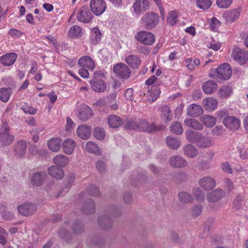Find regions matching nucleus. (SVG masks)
<instances>
[{"label":"nucleus","mask_w":248,"mask_h":248,"mask_svg":"<svg viewBox=\"0 0 248 248\" xmlns=\"http://www.w3.org/2000/svg\"><path fill=\"white\" fill-rule=\"evenodd\" d=\"M113 70L115 76L122 80L128 79L131 74L130 68L123 63H119L115 65Z\"/></svg>","instance_id":"obj_4"},{"label":"nucleus","mask_w":248,"mask_h":248,"mask_svg":"<svg viewBox=\"0 0 248 248\" xmlns=\"http://www.w3.org/2000/svg\"><path fill=\"white\" fill-rule=\"evenodd\" d=\"M90 85L92 89L95 92L102 93L107 89V84L101 79L93 78L90 81Z\"/></svg>","instance_id":"obj_15"},{"label":"nucleus","mask_w":248,"mask_h":248,"mask_svg":"<svg viewBox=\"0 0 248 248\" xmlns=\"http://www.w3.org/2000/svg\"><path fill=\"white\" fill-rule=\"evenodd\" d=\"M217 84L212 81H206L202 86V90L206 94H210L215 91L217 88Z\"/></svg>","instance_id":"obj_36"},{"label":"nucleus","mask_w":248,"mask_h":248,"mask_svg":"<svg viewBox=\"0 0 248 248\" xmlns=\"http://www.w3.org/2000/svg\"><path fill=\"white\" fill-rule=\"evenodd\" d=\"M76 17L78 21L89 23L92 21L93 16L89 8L86 5H84L78 10Z\"/></svg>","instance_id":"obj_6"},{"label":"nucleus","mask_w":248,"mask_h":248,"mask_svg":"<svg viewBox=\"0 0 248 248\" xmlns=\"http://www.w3.org/2000/svg\"><path fill=\"white\" fill-rule=\"evenodd\" d=\"M107 120L109 127L112 128H118L123 123L122 119L115 115H109L108 117Z\"/></svg>","instance_id":"obj_29"},{"label":"nucleus","mask_w":248,"mask_h":248,"mask_svg":"<svg viewBox=\"0 0 248 248\" xmlns=\"http://www.w3.org/2000/svg\"><path fill=\"white\" fill-rule=\"evenodd\" d=\"M166 142L170 148L176 150L180 146V141L176 138L169 136L166 139Z\"/></svg>","instance_id":"obj_42"},{"label":"nucleus","mask_w":248,"mask_h":248,"mask_svg":"<svg viewBox=\"0 0 248 248\" xmlns=\"http://www.w3.org/2000/svg\"><path fill=\"white\" fill-rule=\"evenodd\" d=\"M91 128L85 124L79 126L77 130V134L80 139L87 140L91 136Z\"/></svg>","instance_id":"obj_22"},{"label":"nucleus","mask_w":248,"mask_h":248,"mask_svg":"<svg viewBox=\"0 0 248 248\" xmlns=\"http://www.w3.org/2000/svg\"><path fill=\"white\" fill-rule=\"evenodd\" d=\"M37 147L36 145H33L30 149V152L32 154L41 155L40 152H42V155H46L47 151L44 149H37Z\"/></svg>","instance_id":"obj_58"},{"label":"nucleus","mask_w":248,"mask_h":248,"mask_svg":"<svg viewBox=\"0 0 248 248\" xmlns=\"http://www.w3.org/2000/svg\"><path fill=\"white\" fill-rule=\"evenodd\" d=\"M223 124L228 128L236 130L238 129L240 125V122L238 119L234 116H226L223 119Z\"/></svg>","instance_id":"obj_12"},{"label":"nucleus","mask_w":248,"mask_h":248,"mask_svg":"<svg viewBox=\"0 0 248 248\" xmlns=\"http://www.w3.org/2000/svg\"><path fill=\"white\" fill-rule=\"evenodd\" d=\"M240 13V10L239 8L228 11L223 14V17L226 21L232 22L239 17Z\"/></svg>","instance_id":"obj_27"},{"label":"nucleus","mask_w":248,"mask_h":248,"mask_svg":"<svg viewBox=\"0 0 248 248\" xmlns=\"http://www.w3.org/2000/svg\"><path fill=\"white\" fill-rule=\"evenodd\" d=\"M158 15L153 12L146 13L140 20L141 24L146 29L150 30L155 28L158 23Z\"/></svg>","instance_id":"obj_3"},{"label":"nucleus","mask_w":248,"mask_h":248,"mask_svg":"<svg viewBox=\"0 0 248 248\" xmlns=\"http://www.w3.org/2000/svg\"><path fill=\"white\" fill-rule=\"evenodd\" d=\"M170 131L176 135H180L183 133V128L179 122H176L171 125Z\"/></svg>","instance_id":"obj_46"},{"label":"nucleus","mask_w":248,"mask_h":248,"mask_svg":"<svg viewBox=\"0 0 248 248\" xmlns=\"http://www.w3.org/2000/svg\"><path fill=\"white\" fill-rule=\"evenodd\" d=\"M17 210L19 214L24 216H29L33 214L37 210L35 204L27 202L18 206Z\"/></svg>","instance_id":"obj_10"},{"label":"nucleus","mask_w":248,"mask_h":248,"mask_svg":"<svg viewBox=\"0 0 248 248\" xmlns=\"http://www.w3.org/2000/svg\"><path fill=\"white\" fill-rule=\"evenodd\" d=\"M197 6L203 10H207L209 8L211 5V0H196Z\"/></svg>","instance_id":"obj_48"},{"label":"nucleus","mask_w":248,"mask_h":248,"mask_svg":"<svg viewBox=\"0 0 248 248\" xmlns=\"http://www.w3.org/2000/svg\"><path fill=\"white\" fill-rule=\"evenodd\" d=\"M93 134L96 139L103 140L105 137V130L102 127H96L93 130Z\"/></svg>","instance_id":"obj_47"},{"label":"nucleus","mask_w":248,"mask_h":248,"mask_svg":"<svg viewBox=\"0 0 248 248\" xmlns=\"http://www.w3.org/2000/svg\"><path fill=\"white\" fill-rule=\"evenodd\" d=\"M202 207L201 205L194 206L192 208V215L194 217H197L202 213Z\"/></svg>","instance_id":"obj_62"},{"label":"nucleus","mask_w":248,"mask_h":248,"mask_svg":"<svg viewBox=\"0 0 248 248\" xmlns=\"http://www.w3.org/2000/svg\"><path fill=\"white\" fill-rule=\"evenodd\" d=\"M62 140L59 138H53L49 140L47 142L49 149L52 152H58L61 147Z\"/></svg>","instance_id":"obj_28"},{"label":"nucleus","mask_w":248,"mask_h":248,"mask_svg":"<svg viewBox=\"0 0 248 248\" xmlns=\"http://www.w3.org/2000/svg\"><path fill=\"white\" fill-rule=\"evenodd\" d=\"M232 0H217V5L221 8H227L231 4Z\"/></svg>","instance_id":"obj_56"},{"label":"nucleus","mask_w":248,"mask_h":248,"mask_svg":"<svg viewBox=\"0 0 248 248\" xmlns=\"http://www.w3.org/2000/svg\"><path fill=\"white\" fill-rule=\"evenodd\" d=\"M94 206V203L92 200L87 199L84 202L81 211L83 213L87 214L93 213L95 211Z\"/></svg>","instance_id":"obj_30"},{"label":"nucleus","mask_w":248,"mask_h":248,"mask_svg":"<svg viewBox=\"0 0 248 248\" xmlns=\"http://www.w3.org/2000/svg\"><path fill=\"white\" fill-rule=\"evenodd\" d=\"M107 8L106 3L104 0H91L90 10L97 16L102 15Z\"/></svg>","instance_id":"obj_8"},{"label":"nucleus","mask_w":248,"mask_h":248,"mask_svg":"<svg viewBox=\"0 0 248 248\" xmlns=\"http://www.w3.org/2000/svg\"><path fill=\"white\" fill-rule=\"evenodd\" d=\"M203 113V110L200 105L192 104L187 108V114L193 117H197Z\"/></svg>","instance_id":"obj_24"},{"label":"nucleus","mask_w":248,"mask_h":248,"mask_svg":"<svg viewBox=\"0 0 248 248\" xmlns=\"http://www.w3.org/2000/svg\"><path fill=\"white\" fill-rule=\"evenodd\" d=\"M161 118L165 122H168L171 120L172 114L170 108L167 106L161 108Z\"/></svg>","instance_id":"obj_37"},{"label":"nucleus","mask_w":248,"mask_h":248,"mask_svg":"<svg viewBox=\"0 0 248 248\" xmlns=\"http://www.w3.org/2000/svg\"><path fill=\"white\" fill-rule=\"evenodd\" d=\"M201 135V133L192 130H187L186 132V139L190 142L194 143L195 144L197 143Z\"/></svg>","instance_id":"obj_39"},{"label":"nucleus","mask_w":248,"mask_h":248,"mask_svg":"<svg viewBox=\"0 0 248 248\" xmlns=\"http://www.w3.org/2000/svg\"><path fill=\"white\" fill-rule=\"evenodd\" d=\"M232 55L233 59L241 65L245 64L248 60V51L245 48H233Z\"/></svg>","instance_id":"obj_7"},{"label":"nucleus","mask_w":248,"mask_h":248,"mask_svg":"<svg viewBox=\"0 0 248 248\" xmlns=\"http://www.w3.org/2000/svg\"><path fill=\"white\" fill-rule=\"evenodd\" d=\"M223 127L222 126H217L212 130V134L214 136L219 137L221 136L223 133Z\"/></svg>","instance_id":"obj_59"},{"label":"nucleus","mask_w":248,"mask_h":248,"mask_svg":"<svg viewBox=\"0 0 248 248\" xmlns=\"http://www.w3.org/2000/svg\"><path fill=\"white\" fill-rule=\"evenodd\" d=\"M101 34L97 28H93L91 30L90 39L92 44L96 45L101 40Z\"/></svg>","instance_id":"obj_35"},{"label":"nucleus","mask_w":248,"mask_h":248,"mask_svg":"<svg viewBox=\"0 0 248 248\" xmlns=\"http://www.w3.org/2000/svg\"><path fill=\"white\" fill-rule=\"evenodd\" d=\"M91 240L88 239L87 241V244L90 247H93V246H97L99 248L103 247L104 245V240L100 238H94L93 239L92 241V244H90Z\"/></svg>","instance_id":"obj_52"},{"label":"nucleus","mask_w":248,"mask_h":248,"mask_svg":"<svg viewBox=\"0 0 248 248\" xmlns=\"http://www.w3.org/2000/svg\"><path fill=\"white\" fill-rule=\"evenodd\" d=\"M124 128L128 130H137L138 121L135 122L133 119H127Z\"/></svg>","instance_id":"obj_49"},{"label":"nucleus","mask_w":248,"mask_h":248,"mask_svg":"<svg viewBox=\"0 0 248 248\" xmlns=\"http://www.w3.org/2000/svg\"><path fill=\"white\" fill-rule=\"evenodd\" d=\"M93 115L92 109L86 105H83L78 109V118L81 121H86L90 119Z\"/></svg>","instance_id":"obj_11"},{"label":"nucleus","mask_w":248,"mask_h":248,"mask_svg":"<svg viewBox=\"0 0 248 248\" xmlns=\"http://www.w3.org/2000/svg\"><path fill=\"white\" fill-rule=\"evenodd\" d=\"M214 142L211 137L204 136L201 134L197 143L196 146L202 149H205L214 145Z\"/></svg>","instance_id":"obj_16"},{"label":"nucleus","mask_w":248,"mask_h":248,"mask_svg":"<svg viewBox=\"0 0 248 248\" xmlns=\"http://www.w3.org/2000/svg\"><path fill=\"white\" fill-rule=\"evenodd\" d=\"M170 165L176 168H183L187 166L186 161L180 155H175L171 157L170 159Z\"/></svg>","instance_id":"obj_21"},{"label":"nucleus","mask_w":248,"mask_h":248,"mask_svg":"<svg viewBox=\"0 0 248 248\" xmlns=\"http://www.w3.org/2000/svg\"><path fill=\"white\" fill-rule=\"evenodd\" d=\"M46 173L44 171L37 172L31 177V184L34 186H41L46 177Z\"/></svg>","instance_id":"obj_18"},{"label":"nucleus","mask_w":248,"mask_h":248,"mask_svg":"<svg viewBox=\"0 0 248 248\" xmlns=\"http://www.w3.org/2000/svg\"><path fill=\"white\" fill-rule=\"evenodd\" d=\"M232 73L230 65L226 63L220 65L216 69H211L210 70V77L219 82L229 79Z\"/></svg>","instance_id":"obj_1"},{"label":"nucleus","mask_w":248,"mask_h":248,"mask_svg":"<svg viewBox=\"0 0 248 248\" xmlns=\"http://www.w3.org/2000/svg\"><path fill=\"white\" fill-rule=\"evenodd\" d=\"M58 234L59 236L62 239H63L67 241L69 240L68 237L70 233L69 232H67L65 229H61L58 232Z\"/></svg>","instance_id":"obj_60"},{"label":"nucleus","mask_w":248,"mask_h":248,"mask_svg":"<svg viewBox=\"0 0 248 248\" xmlns=\"http://www.w3.org/2000/svg\"><path fill=\"white\" fill-rule=\"evenodd\" d=\"M179 200L185 203H191L193 199L192 197L189 193L186 192H181L178 194Z\"/></svg>","instance_id":"obj_44"},{"label":"nucleus","mask_w":248,"mask_h":248,"mask_svg":"<svg viewBox=\"0 0 248 248\" xmlns=\"http://www.w3.org/2000/svg\"><path fill=\"white\" fill-rule=\"evenodd\" d=\"M16 58L15 53H7L0 57V61L3 65L10 66L14 63Z\"/></svg>","instance_id":"obj_23"},{"label":"nucleus","mask_w":248,"mask_h":248,"mask_svg":"<svg viewBox=\"0 0 248 248\" xmlns=\"http://www.w3.org/2000/svg\"><path fill=\"white\" fill-rule=\"evenodd\" d=\"M193 195L196 200L200 202H202L205 199L204 193L199 188H195L192 191Z\"/></svg>","instance_id":"obj_50"},{"label":"nucleus","mask_w":248,"mask_h":248,"mask_svg":"<svg viewBox=\"0 0 248 248\" xmlns=\"http://www.w3.org/2000/svg\"><path fill=\"white\" fill-rule=\"evenodd\" d=\"M200 186L205 190H211L216 186V181L211 177H204L199 180Z\"/></svg>","instance_id":"obj_13"},{"label":"nucleus","mask_w":248,"mask_h":248,"mask_svg":"<svg viewBox=\"0 0 248 248\" xmlns=\"http://www.w3.org/2000/svg\"><path fill=\"white\" fill-rule=\"evenodd\" d=\"M76 143L72 140L68 139L63 143V152L67 155L72 154L74 151Z\"/></svg>","instance_id":"obj_31"},{"label":"nucleus","mask_w":248,"mask_h":248,"mask_svg":"<svg viewBox=\"0 0 248 248\" xmlns=\"http://www.w3.org/2000/svg\"><path fill=\"white\" fill-rule=\"evenodd\" d=\"M84 227L79 221H76L74 223V226L72 229L73 232L75 233H80L83 231Z\"/></svg>","instance_id":"obj_55"},{"label":"nucleus","mask_w":248,"mask_h":248,"mask_svg":"<svg viewBox=\"0 0 248 248\" xmlns=\"http://www.w3.org/2000/svg\"><path fill=\"white\" fill-rule=\"evenodd\" d=\"M232 93V88L229 86H222L219 91L218 93L221 97H228Z\"/></svg>","instance_id":"obj_45"},{"label":"nucleus","mask_w":248,"mask_h":248,"mask_svg":"<svg viewBox=\"0 0 248 248\" xmlns=\"http://www.w3.org/2000/svg\"><path fill=\"white\" fill-rule=\"evenodd\" d=\"M225 195V193L221 189H216L208 193L206 196L207 200L209 202H216L220 201Z\"/></svg>","instance_id":"obj_14"},{"label":"nucleus","mask_w":248,"mask_h":248,"mask_svg":"<svg viewBox=\"0 0 248 248\" xmlns=\"http://www.w3.org/2000/svg\"><path fill=\"white\" fill-rule=\"evenodd\" d=\"M125 62L132 69L139 68L141 63L140 57L135 55H129L126 57Z\"/></svg>","instance_id":"obj_19"},{"label":"nucleus","mask_w":248,"mask_h":248,"mask_svg":"<svg viewBox=\"0 0 248 248\" xmlns=\"http://www.w3.org/2000/svg\"><path fill=\"white\" fill-rule=\"evenodd\" d=\"M2 129L4 131L0 133V143L2 146L10 145L15 140V137L10 134V128L7 123H3Z\"/></svg>","instance_id":"obj_5"},{"label":"nucleus","mask_w":248,"mask_h":248,"mask_svg":"<svg viewBox=\"0 0 248 248\" xmlns=\"http://www.w3.org/2000/svg\"><path fill=\"white\" fill-rule=\"evenodd\" d=\"M48 173L52 177L57 179H62L64 177L63 169L56 166H52L48 168Z\"/></svg>","instance_id":"obj_25"},{"label":"nucleus","mask_w":248,"mask_h":248,"mask_svg":"<svg viewBox=\"0 0 248 248\" xmlns=\"http://www.w3.org/2000/svg\"><path fill=\"white\" fill-rule=\"evenodd\" d=\"M86 150L91 153H93L96 155L101 154V150L98 148L97 145L93 142L88 141L85 146Z\"/></svg>","instance_id":"obj_41"},{"label":"nucleus","mask_w":248,"mask_h":248,"mask_svg":"<svg viewBox=\"0 0 248 248\" xmlns=\"http://www.w3.org/2000/svg\"><path fill=\"white\" fill-rule=\"evenodd\" d=\"M22 110L25 113L30 114H35L37 112V110L36 109H34L32 107L28 105L23 106Z\"/></svg>","instance_id":"obj_63"},{"label":"nucleus","mask_w":248,"mask_h":248,"mask_svg":"<svg viewBox=\"0 0 248 248\" xmlns=\"http://www.w3.org/2000/svg\"><path fill=\"white\" fill-rule=\"evenodd\" d=\"M96 168L101 173L104 172L106 170V165L103 161L101 160L98 161L96 162Z\"/></svg>","instance_id":"obj_64"},{"label":"nucleus","mask_w":248,"mask_h":248,"mask_svg":"<svg viewBox=\"0 0 248 248\" xmlns=\"http://www.w3.org/2000/svg\"><path fill=\"white\" fill-rule=\"evenodd\" d=\"M133 7L135 13L140 15L149 9V3L147 0H137L134 3Z\"/></svg>","instance_id":"obj_17"},{"label":"nucleus","mask_w":248,"mask_h":248,"mask_svg":"<svg viewBox=\"0 0 248 248\" xmlns=\"http://www.w3.org/2000/svg\"><path fill=\"white\" fill-rule=\"evenodd\" d=\"M53 162L61 167L66 166L69 162L68 157L63 155H56L53 159Z\"/></svg>","instance_id":"obj_38"},{"label":"nucleus","mask_w":248,"mask_h":248,"mask_svg":"<svg viewBox=\"0 0 248 248\" xmlns=\"http://www.w3.org/2000/svg\"><path fill=\"white\" fill-rule=\"evenodd\" d=\"M11 88H2L0 89V100L6 103L9 99L10 96L11 94Z\"/></svg>","instance_id":"obj_43"},{"label":"nucleus","mask_w":248,"mask_h":248,"mask_svg":"<svg viewBox=\"0 0 248 248\" xmlns=\"http://www.w3.org/2000/svg\"><path fill=\"white\" fill-rule=\"evenodd\" d=\"M27 143L24 140H19L16 144L15 152L16 155L19 157L23 156L26 152Z\"/></svg>","instance_id":"obj_34"},{"label":"nucleus","mask_w":248,"mask_h":248,"mask_svg":"<svg viewBox=\"0 0 248 248\" xmlns=\"http://www.w3.org/2000/svg\"><path fill=\"white\" fill-rule=\"evenodd\" d=\"M78 64L82 67L93 69L95 67V64L92 59L87 56L80 58L78 61Z\"/></svg>","instance_id":"obj_26"},{"label":"nucleus","mask_w":248,"mask_h":248,"mask_svg":"<svg viewBox=\"0 0 248 248\" xmlns=\"http://www.w3.org/2000/svg\"><path fill=\"white\" fill-rule=\"evenodd\" d=\"M200 121L206 127L211 128L214 126L217 122L216 118L209 115H204L200 118Z\"/></svg>","instance_id":"obj_33"},{"label":"nucleus","mask_w":248,"mask_h":248,"mask_svg":"<svg viewBox=\"0 0 248 248\" xmlns=\"http://www.w3.org/2000/svg\"><path fill=\"white\" fill-rule=\"evenodd\" d=\"M89 195L93 196H98L100 195V192L97 187L93 185L90 186L88 189Z\"/></svg>","instance_id":"obj_57"},{"label":"nucleus","mask_w":248,"mask_h":248,"mask_svg":"<svg viewBox=\"0 0 248 248\" xmlns=\"http://www.w3.org/2000/svg\"><path fill=\"white\" fill-rule=\"evenodd\" d=\"M183 152L185 155L189 157L194 158L197 155V150L191 144H187L183 147Z\"/></svg>","instance_id":"obj_40"},{"label":"nucleus","mask_w":248,"mask_h":248,"mask_svg":"<svg viewBox=\"0 0 248 248\" xmlns=\"http://www.w3.org/2000/svg\"><path fill=\"white\" fill-rule=\"evenodd\" d=\"M136 38L138 41L146 45H152L155 41L154 35L146 31H139L136 35Z\"/></svg>","instance_id":"obj_9"},{"label":"nucleus","mask_w":248,"mask_h":248,"mask_svg":"<svg viewBox=\"0 0 248 248\" xmlns=\"http://www.w3.org/2000/svg\"><path fill=\"white\" fill-rule=\"evenodd\" d=\"M164 129L162 125H155L154 123H149L144 119H140L138 121V128L140 131L150 133L153 131H160Z\"/></svg>","instance_id":"obj_2"},{"label":"nucleus","mask_w":248,"mask_h":248,"mask_svg":"<svg viewBox=\"0 0 248 248\" xmlns=\"http://www.w3.org/2000/svg\"><path fill=\"white\" fill-rule=\"evenodd\" d=\"M151 98L152 101L155 100L160 93V89L156 87L153 86L151 89V92L150 93Z\"/></svg>","instance_id":"obj_54"},{"label":"nucleus","mask_w":248,"mask_h":248,"mask_svg":"<svg viewBox=\"0 0 248 248\" xmlns=\"http://www.w3.org/2000/svg\"><path fill=\"white\" fill-rule=\"evenodd\" d=\"M98 222L100 227L105 230L111 229L113 224L112 218L106 215L99 217L98 218Z\"/></svg>","instance_id":"obj_20"},{"label":"nucleus","mask_w":248,"mask_h":248,"mask_svg":"<svg viewBox=\"0 0 248 248\" xmlns=\"http://www.w3.org/2000/svg\"><path fill=\"white\" fill-rule=\"evenodd\" d=\"M81 32V28L77 25L73 26L69 31V33L72 36H78L80 34Z\"/></svg>","instance_id":"obj_53"},{"label":"nucleus","mask_w":248,"mask_h":248,"mask_svg":"<svg viewBox=\"0 0 248 248\" xmlns=\"http://www.w3.org/2000/svg\"><path fill=\"white\" fill-rule=\"evenodd\" d=\"M177 13L176 11H170L169 13L167 18V23L170 25H174L176 23Z\"/></svg>","instance_id":"obj_51"},{"label":"nucleus","mask_w":248,"mask_h":248,"mask_svg":"<svg viewBox=\"0 0 248 248\" xmlns=\"http://www.w3.org/2000/svg\"><path fill=\"white\" fill-rule=\"evenodd\" d=\"M202 104L204 108L209 111L214 110L217 106V100L211 97L204 99Z\"/></svg>","instance_id":"obj_32"},{"label":"nucleus","mask_w":248,"mask_h":248,"mask_svg":"<svg viewBox=\"0 0 248 248\" xmlns=\"http://www.w3.org/2000/svg\"><path fill=\"white\" fill-rule=\"evenodd\" d=\"M242 197L241 196L238 195L236 197L235 200L233 201V207L236 210L239 209L242 206Z\"/></svg>","instance_id":"obj_61"}]
</instances>
